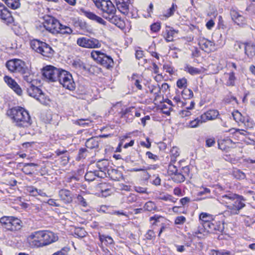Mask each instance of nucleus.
<instances>
[{
	"instance_id": "nucleus-1",
	"label": "nucleus",
	"mask_w": 255,
	"mask_h": 255,
	"mask_svg": "<svg viewBox=\"0 0 255 255\" xmlns=\"http://www.w3.org/2000/svg\"><path fill=\"white\" fill-rule=\"evenodd\" d=\"M96 7L101 11L102 16L108 21L123 29L125 27L123 19L116 15V8L110 0H92Z\"/></svg>"
},
{
	"instance_id": "nucleus-2",
	"label": "nucleus",
	"mask_w": 255,
	"mask_h": 255,
	"mask_svg": "<svg viewBox=\"0 0 255 255\" xmlns=\"http://www.w3.org/2000/svg\"><path fill=\"white\" fill-rule=\"evenodd\" d=\"M7 115L12 120L14 126L18 128H28L32 124L28 112L21 107H15L8 110Z\"/></svg>"
},
{
	"instance_id": "nucleus-3",
	"label": "nucleus",
	"mask_w": 255,
	"mask_h": 255,
	"mask_svg": "<svg viewBox=\"0 0 255 255\" xmlns=\"http://www.w3.org/2000/svg\"><path fill=\"white\" fill-rule=\"evenodd\" d=\"M42 25L46 30L54 34L59 33L70 35L73 32L69 26L62 24L59 20L51 16L45 17Z\"/></svg>"
},
{
	"instance_id": "nucleus-4",
	"label": "nucleus",
	"mask_w": 255,
	"mask_h": 255,
	"mask_svg": "<svg viewBox=\"0 0 255 255\" xmlns=\"http://www.w3.org/2000/svg\"><path fill=\"white\" fill-rule=\"evenodd\" d=\"M30 47L36 52L47 57H51L54 52L50 45L37 39H33L30 41Z\"/></svg>"
},
{
	"instance_id": "nucleus-5",
	"label": "nucleus",
	"mask_w": 255,
	"mask_h": 255,
	"mask_svg": "<svg viewBox=\"0 0 255 255\" xmlns=\"http://www.w3.org/2000/svg\"><path fill=\"white\" fill-rule=\"evenodd\" d=\"M63 87L70 91L75 88V84L72 75L68 71L61 70V74L57 80Z\"/></svg>"
},
{
	"instance_id": "nucleus-6",
	"label": "nucleus",
	"mask_w": 255,
	"mask_h": 255,
	"mask_svg": "<svg viewBox=\"0 0 255 255\" xmlns=\"http://www.w3.org/2000/svg\"><path fill=\"white\" fill-rule=\"evenodd\" d=\"M77 44L80 47L89 49L98 48L101 46V44L98 39L86 37L78 38Z\"/></svg>"
},
{
	"instance_id": "nucleus-7",
	"label": "nucleus",
	"mask_w": 255,
	"mask_h": 255,
	"mask_svg": "<svg viewBox=\"0 0 255 255\" xmlns=\"http://www.w3.org/2000/svg\"><path fill=\"white\" fill-rule=\"evenodd\" d=\"M61 72V69L49 65L43 68L42 75L44 78L49 81L55 82L58 79Z\"/></svg>"
},
{
	"instance_id": "nucleus-8",
	"label": "nucleus",
	"mask_w": 255,
	"mask_h": 255,
	"mask_svg": "<svg viewBox=\"0 0 255 255\" xmlns=\"http://www.w3.org/2000/svg\"><path fill=\"white\" fill-rule=\"evenodd\" d=\"M6 66L12 72L25 73L24 63L19 59H12L6 63Z\"/></svg>"
},
{
	"instance_id": "nucleus-9",
	"label": "nucleus",
	"mask_w": 255,
	"mask_h": 255,
	"mask_svg": "<svg viewBox=\"0 0 255 255\" xmlns=\"http://www.w3.org/2000/svg\"><path fill=\"white\" fill-rule=\"evenodd\" d=\"M204 230L208 232L214 233L216 232H222L224 229V224L220 221L215 219L212 220L210 222L203 224Z\"/></svg>"
},
{
	"instance_id": "nucleus-10",
	"label": "nucleus",
	"mask_w": 255,
	"mask_h": 255,
	"mask_svg": "<svg viewBox=\"0 0 255 255\" xmlns=\"http://www.w3.org/2000/svg\"><path fill=\"white\" fill-rule=\"evenodd\" d=\"M245 200L242 196L237 195L233 203L230 204V205H227V207L231 210L232 214H238L239 211L245 206V204L243 202Z\"/></svg>"
},
{
	"instance_id": "nucleus-11",
	"label": "nucleus",
	"mask_w": 255,
	"mask_h": 255,
	"mask_svg": "<svg viewBox=\"0 0 255 255\" xmlns=\"http://www.w3.org/2000/svg\"><path fill=\"white\" fill-rule=\"evenodd\" d=\"M27 243L32 248L42 247V238L40 231L32 233L27 238Z\"/></svg>"
},
{
	"instance_id": "nucleus-12",
	"label": "nucleus",
	"mask_w": 255,
	"mask_h": 255,
	"mask_svg": "<svg viewBox=\"0 0 255 255\" xmlns=\"http://www.w3.org/2000/svg\"><path fill=\"white\" fill-rule=\"evenodd\" d=\"M230 15L232 20L235 23L241 27L247 25L246 18L236 9L232 8L230 10Z\"/></svg>"
},
{
	"instance_id": "nucleus-13",
	"label": "nucleus",
	"mask_w": 255,
	"mask_h": 255,
	"mask_svg": "<svg viewBox=\"0 0 255 255\" xmlns=\"http://www.w3.org/2000/svg\"><path fill=\"white\" fill-rule=\"evenodd\" d=\"M0 19L6 25L12 24L14 22L11 13L2 4H0Z\"/></svg>"
},
{
	"instance_id": "nucleus-14",
	"label": "nucleus",
	"mask_w": 255,
	"mask_h": 255,
	"mask_svg": "<svg viewBox=\"0 0 255 255\" xmlns=\"http://www.w3.org/2000/svg\"><path fill=\"white\" fill-rule=\"evenodd\" d=\"M42 238V247L48 245L57 240V237L49 231H40Z\"/></svg>"
},
{
	"instance_id": "nucleus-15",
	"label": "nucleus",
	"mask_w": 255,
	"mask_h": 255,
	"mask_svg": "<svg viewBox=\"0 0 255 255\" xmlns=\"http://www.w3.org/2000/svg\"><path fill=\"white\" fill-rule=\"evenodd\" d=\"M4 82L12 89L18 95H21L22 90L16 81L10 77L5 76L3 78Z\"/></svg>"
},
{
	"instance_id": "nucleus-16",
	"label": "nucleus",
	"mask_w": 255,
	"mask_h": 255,
	"mask_svg": "<svg viewBox=\"0 0 255 255\" xmlns=\"http://www.w3.org/2000/svg\"><path fill=\"white\" fill-rule=\"evenodd\" d=\"M117 8L124 14H127L129 11L130 0H115Z\"/></svg>"
},
{
	"instance_id": "nucleus-17",
	"label": "nucleus",
	"mask_w": 255,
	"mask_h": 255,
	"mask_svg": "<svg viewBox=\"0 0 255 255\" xmlns=\"http://www.w3.org/2000/svg\"><path fill=\"white\" fill-rule=\"evenodd\" d=\"M59 196L60 199L66 204L70 203L73 200L72 195L71 192L67 189H61L59 191Z\"/></svg>"
},
{
	"instance_id": "nucleus-18",
	"label": "nucleus",
	"mask_w": 255,
	"mask_h": 255,
	"mask_svg": "<svg viewBox=\"0 0 255 255\" xmlns=\"http://www.w3.org/2000/svg\"><path fill=\"white\" fill-rule=\"evenodd\" d=\"M84 14L89 19L95 21L97 22L104 25L107 24V22L105 21L102 17L98 16L94 13L90 11H83Z\"/></svg>"
},
{
	"instance_id": "nucleus-19",
	"label": "nucleus",
	"mask_w": 255,
	"mask_h": 255,
	"mask_svg": "<svg viewBox=\"0 0 255 255\" xmlns=\"http://www.w3.org/2000/svg\"><path fill=\"white\" fill-rule=\"evenodd\" d=\"M218 115L219 112L218 111L215 110H210L201 116V119H202L203 122L205 123L207 121L215 120L216 119Z\"/></svg>"
},
{
	"instance_id": "nucleus-20",
	"label": "nucleus",
	"mask_w": 255,
	"mask_h": 255,
	"mask_svg": "<svg viewBox=\"0 0 255 255\" xmlns=\"http://www.w3.org/2000/svg\"><path fill=\"white\" fill-rule=\"evenodd\" d=\"M237 197V194L229 193L227 194H225L220 197L221 201L227 205H230V204L233 203L235 199Z\"/></svg>"
},
{
	"instance_id": "nucleus-21",
	"label": "nucleus",
	"mask_w": 255,
	"mask_h": 255,
	"mask_svg": "<svg viewBox=\"0 0 255 255\" xmlns=\"http://www.w3.org/2000/svg\"><path fill=\"white\" fill-rule=\"evenodd\" d=\"M100 139L98 137H93L87 140L85 145L88 148H97L99 145Z\"/></svg>"
},
{
	"instance_id": "nucleus-22",
	"label": "nucleus",
	"mask_w": 255,
	"mask_h": 255,
	"mask_svg": "<svg viewBox=\"0 0 255 255\" xmlns=\"http://www.w3.org/2000/svg\"><path fill=\"white\" fill-rule=\"evenodd\" d=\"M27 92L28 95L36 99L38 95V93H40L41 89L35 86L34 84H30L29 86H26Z\"/></svg>"
},
{
	"instance_id": "nucleus-23",
	"label": "nucleus",
	"mask_w": 255,
	"mask_h": 255,
	"mask_svg": "<svg viewBox=\"0 0 255 255\" xmlns=\"http://www.w3.org/2000/svg\"><path fill=\"white\" fill-rule=\"evenodd\" d=\"M102 65L107 68H109L112 66V64L114 63L113 59L109 56L103 53L102 56L99 62Z\"/></svg>"
},
{
	"instance_id": "nucleus-24",
	"label": "nucleus",
	"mask_w": 255,
	"mask_h": 255,
	"mask_svg": "<svg viewBox=\"0 0 255 255\" xmlns=\"http://www.w3.org/2000/svg\"><path fill=\"white\" fill-rule=\"evenodd\" d=\"M55 153L58 156H60L62 164L65 165L67 164L69 159V155L67 150L58 149L55 151Z\"/></svg>"
},
{
	"instance_id": "nucleus-25",
	"label": "nucleus",
	"mask_w": 255,
	"mask_h": 255,
	"mask_svg": "<svg viewBox=\"0 0 255 255\" xmlns=\"http://www.w3.org/2000/svg\"><path fill=\"white\" fill-rule=\"evenodd\" d=\"M166 30V36L165 37L167 42H171L173 41V37L175 34L178 33V30L173 29L172 27L168 26Z\"/></svg>"
},
{
	"instance_id": "nucleus-26",
	"label": "nucleus",
	"mask_w": 255,
	"mask_h": 255,
	"mask_svg": "<svg viewBox=\"0 0 255 255\" xmlns=\"http://www.w3.org/2000/svg\"><path fill=\"white\" fill-rule=\"evenodd\" d=\"M28 69L25 68V73H21L23 74V78L24 80L27 83V86H29L30 84H34L36 81L33 79V75L28 72Z\"/></svg>"
},
{
	"instance_id": "nucleus-27",
	"label": "nucleus",
	"mask_w": 255,
	"mask_h": 255,
	"mask_svg": "<svg viewBox=\"0 0 255 255\" xmlns=\"http://www.w3.org/2000/svg\"><path fill=\"white\" fill-rule=\"evenodd\" d=\"M10 219V225H11V231H16L19 230L21 228V221L12 217H9Z\"/></svg>"
},
{
	"instance_id": "nucleus-28",
	"label": "nucleus",
	"mask_w": 255,
	"mask_h": 255,
	"mask_svg": "<svg viewBox=\"0 0 255 255\" xmlns=\"http://www.w3.org/2000/svg\"><path fill=\"white\" fill-rule=\"evenodd\" d=\"M134 111L135 108L133 107L127 108L125 110L122 111V117L123 118H129V120H132L133 118Z\"/></svg>"
},
{
	"instance_id": "nucleus-29",
	"label": "nucleus",
	"mask_w": 255,
	"mask_h": 255,
	"mask_svg": "<svg viewBox=\"0 0 255 255\" xmlns=\"http://www.w3.org/2000/svg\"><path fill=\"white\" fill-rule=\"evenodd\" d=\"M245 51L248 57L251 58L255 55V46L250 44H247L245 46Z\"/></svg>"
},
{
	"instance_id": "nucleus-30",
	"label": "nucleus",
	"mask_w": 255,
	"mask_h": 255,
	"mask_svg": "<svg viewBox=\"0 0 255 255\" xmlns=\"http://www.w3.org/2000/svg\"><path fill=\"white\" fill-rule=\"evenodd\" d=\"M10 219L9 217H3L0 219V223L3 228L6 230L11 231Z\"/></svg>"
},
{
	"instance_id": "nucleus-31",
	"label": "nucleus",
	"mask_w": 255,
	"mask_h": 255,
	"mask_svg": "<svg viewBox=\"0 0 255 255\" xmlns=\"http://www.w3.org/2000/svg\"><path fill=\"white\" fill-rule=\"evenodd\" d=\"M102 175H100L99 172L96 171H89L86 173L85 175V178L86 180L92 181L95 179L96 177H102Z\"/></svg>"
},
{
	"instance_id": "nucleus-32",
	"label": "nucleus",
	"mask_w": 255,
	"mask_h": 255,
	"mask_svg": "<svg viewBox=\"0 0 255 255\" xmlns=\"http://www.w3.org/2000/svg\"><path fill=\"white\" fill-rule=\"evenodd\" d=\"M41 104L46 105L50 101L49 98L45 96V95L40 90V93H38L37 97L35 99Z\"/></svg>"
},
{
	"instance_id": "nucleus-33",
	"label": "nucleus",
	"mask_w": 255,
	"mask_h": 255,
	"mask_svg": "<svg viewBox=\"0 0 255 255\" xmlns=\"http://www.w3.org/2000/svg\"><path fill=\"white\" fill-rule=\"evenodd\" d=\"M143 210L148 212L157 211V207L156 204L152 201H148L146 202L143 206Z\"/></svg>"
},
{
	"instance_id": "nucleus-34",
	"label": "nucleus",
	"mask_w": 255,
	"mask_h": 255,
	"mask_svg": "<svg viewBox=\"0 0 255 255\" xmlns=\"http://www.w3.org/2000/svg\"><path fill=\"white\" fill-rule=\"evenodd\" d=\"M7 6L15 9L19 7L20 3L19 0H2Z\"/></svg>"
},
{
	"instance_id": "nucleus-35",
	"label": "nucleus",
	"mask_w": 255,
	"mask_h": 255,
	"mask_svg": "<svg viewBox=\"0 0 255 255\" xmlns=\"http://www.w3.org/2000/svg\"><path fill=\"white\" fill-rule=\"evenodd\" d=\"M203 123H204V122H203V120L201 119V116H200L194 120L191 121L189 122L188 127L191 128H195Z\"/></svg>"
},
{
	"instance_id": "nucleus-36",
	"label": "nucleus",
	"mask_w": 255,
	"mask_h": 255,
	"mask_svg": "<svg viewBox=\"0 0 255 255\" xmlns=\"http://www.w3.org/2000/svg\"><path fill=\"white\" fill-rule=\"evenodd\" d=\"M109 166V162L107 160H99L97 163V167L101 172H104Z\"/></svg>"
},
{
	"instance_id": "nucleus-37",
	"label": "nucleus",
	"mask_w": 255,
	"mask_h": 255,
	"mask_svg": "<svg viewBox=\"0 0 255 255\" xmlns=\"http://www.w3.org/2000/svg\"><path fill=\"white\" fill-rule=\"evenodd\" d=\"M99 240L101 243L104 242L107 245H110L114 244V240L109 236L99 234Z\"/></svg>"
},
{
	"instance_id": "nucleus-38",
	"label": "nucleus",
	"mask_w": 255,
	"mask_h": 255,
	"mask_svg": "<svg viewBox=\"0 0 255 255\" xmlns=\"http://www.w3.org/2000/svg\"><path fill=\"white\" fill-rule=\"evenodd\" d=\"M232 175L235 178L238 180H243L246 177L245 173L238 169H235L233 171Z\"/></svg>"
},
{
	"instance_id": "nucleus-39",
	"label": "nucleus",
	"mask_w": 255,
	"mask_h": 255,
	"mask_svg": "<svg viewBox=\"0 0 255 255\" xmlns=\"http://www.w3.org/2000/svg\"><path fill=\"white\" fill-rule=\"evenodd\" d=\"M199 43L201 48L205 51H206L207 48L213 45V43L211 41L206 39H203L200 40Z\"/></svg>"
},
{
	"instance_id": "nucleus-40",
	"label": "nucleus",
	"mask_w": 255,
	"mask_h": 255,
	"mask_svg": "<svg viewBox=\"0 0 255 255\" xmlns=\"http://www.w3.org/2000/svg\"><path fill=\"white\" fill-rule=\"evenodd\" d=\"M185 71L188 72L189 73L192 75L199 74L201 72L200 70L199 69L192 67L189 65H187L185 67Z\"/></svg>"
},
{
	"instance_id": "nucleus-41",
	"label": "nucleus",
	"mask_w": 255,
	"mask_h": 255,
	"mask_svg": "<svg viewBox=\"0 0 255 255\" xmlns=\"http://www.w3.org/2000/svg\"><path fill=\"white\" fill-rule=\"evenodd\" d=\"M173 176L172 177L173 180L177 183H181L183 182L185 179V175L183 174L182 173L180 172H177L174 175H173Z\"/></svg>"
},
{
	"instance_id": "nucleus-42",
	"label": "nucleus",
	"mask_w": 255,
	"mask_h": 255,
	"mask_svg": "<svg viewBox=\"0 0 255 255\" xmlns=\"http://www.w3.org/2000/svg\"><path fill=\"white\" fill-rule=\"evenodd\" d=\"M181 95L184 99H190L193 96V93L191 90L184 88L181 93Z\"/></svg>"
},
{
	"instance_id": "nucleus-43",
	"label": "nucleus",
	"mask_w": 255,
	"mask_h": 255,
	"mask_svg": "<svg viewBox=\"0 0 255 255\" xmlns=\"http://www.w3.org/2000/svg\"><path fill=\"white\" fill-rule=\"evenodd\" d=\"M232 116L233 117L234 119L237 122H242L243 123L245 122V118H244L242 114L239 112L238 111H234L232 113Z\"/></svg>"
},
{
	"instance_id": "nucleus-44",
	"label": "nucleus",
	"mask_w": 255,
	"mask_h": 255,
	"mask_svg": "<svg viewBox=\"0 0 255 255\" xmlns=\"http://www.w3.org/2000/svg\"><path fill=\"white\" fill-rule=\"evenodd\" d=\"M199 219L202 222L201 224L203 225V223L210 222L211 221L210 220L212 219V216L207 213H202L199 216Z\"/></svg>"
},
{
	"instance_id": "nucleus-45",
	"label": "nucleus",
	"mask_w": 255,
	"mask_h": 255,
	"mask_svg": "<svg viewBox=\"0 0 255 255\" xmlns=\"http://www.w3.org/2000/svg\"><path fill=\"white\" fill-rule=\"evenodd\" d=\"M171 152V162H174L176 161V158L180 154L179 149L177 147H173L170 150Z\"/></svg>"
},
{
	"instance_id": "nucleus-46",
	"label": "nucleus",
	"mask_w": 255,
	"mask_h": 255,
	"mask_svg": "<svg viewBox=\"0 0 255 255\" xmlns=\"http://www.w3.org/2000/svg\"><path fill=\"white\" fill-rule=\"evenodd\" d=\"M74 234L76 237L82 238L85 237L87 235V232L82 228H78L75 229L74 231Z\"/></svg>"
},
{
	"instance_id": "nucleus-47",
	"label": "nucleus",
	"mask_w": 255,
	"mask_h": 255,
	"mask_svg": "<svg viewBox=\"0 0 255 255\" xmlns=\"http://www.w3.org/2000/svg\"><path fill=\"white\" fill-rule=\"evenodd\" d=\"M229 77L227 81L226 85L228 86H234L235 85V81L236 77L234 72H230L228 74Z\"/></svg>"
},
{
	"instance_id": "nucleus-48",
	"label": "nucleus",
	"mask_w": 255,
	"mask_h": 255,
	"mask_svg": "<svg viewBox=\"0 0 255 255\" xmlns=\"http://www.w3.org/2000/svg\"><path fill=\"white\" fill-rule=\"evenodd\" d=\"M103 53L100 51L93 50L91 53V57L97 62H99L102 56Z\"/></svg>"
},
{
	"instance_id": "nucleus-49",
	"label": "nucleus",
	"mask_w": 255,
	"mask_h": 255,
	"mask_svg": "<svg viewBox=\"0 0 255 255\" xmlns=\"http://www.w3.org/2000/svg\"><path fill=\"white\" fill-rule=\"evenodd\" d=\"M177 8V5L174 3H172V6L167 10V11L166 13H164V16L167 18L171 16L174 14Z\"/></svg>"
},
{
	"instance_id": "nucleus-50",
	"label": "nucleus",
	"mask_w": 255,
	"mask_h": 255,
	"mask_svg": "<svg viewBox=\"0 0 255 255\" xmlns=\"http://www.w3.org/2000/svg\"><path fill=\"white\" fill-rule=\"evenodd\" d=\"M106 183H101L98 185V188L101 190V192L103 194V195L104 196H107L108 195L110 194V189L108 188H105V186H106Z\"/></svg>"
},
{
	"instance_id": "nucleus-51",
	"label": "nucleus",
	"mask_w": 255,
	"mask_h": 255,
	"mask_svg": "<svg viewBox=\"0 0 255 255\" xmlns=\"http://www.w3.org/2000/svg\"><path fill=\"white\" fill-rule=\"evenodd\" d=\"M88 150L85 148H81L79 149L78 152V156L77 157L78 160H80L82 158H85L87 156Z\"/></svg>"
},
{
	"instance_id": "nucleus-52",
	"label": "nucleus",
	"mask_w": 255,
	"mask_h": 255,
	"mask_svg": "<svg viewBox=\"0 0 255 255\" xmlns=\"http://www.w3.org/2000/svg\"><path fill=\"white\" fill-rule=\"evenodd\" d=\"M177 86L179 88H186L187 87V79L185 78L178 79L177 81Z\"/></svg>"
},
{
	"instance_id": "nucleus-53",
	"label": "nucleus",
	"mask_w": 255,
	"mask_h": 255,
	"mask_svg": "<svg viewBox=\"0 0 255 255\" xmlns=\"http://www.w3.org/2000/svg\"><path fill=\"white\" fill-rule=\"evenodd\" d=\"M91 122V121L90 120H89L88 119H81L77 120L75 122V123L77 125H78L79 126L85 127L86 126L89 125V124H90Z\"/></svg>"
},
{
	"instance_id": "nucleus-54",
	"label": "nucleus",
	"mask_w": 255,
	"mask_h": 255,
	"mask_svg": "<svg viewBox=\"0 0 255 255\" xmlns=\"http://www.w3.org/2000/svg\"><path fill=\"white\" fill-rule=\"evenodd\" d=\"M150 93L154 94L155 95V98L159 96V94L160 92V88L158 86H151V87H150Z\"/></svg>"
},
{
	"instance_id": "nucleus-55",
	"label": "nucleus",
	"mask_w": 255,
	"mask_h": 255,
	"mask_svg": "<svg viewBox=\"0 0 255 255\" xmlns=\"http://www.w3.org/2000/svg\"><path fill=\"white\" fill-rule=\"evenodd\" d=\"M230 252L226 251L212 250L210 253V255H230Z\"/></svg>"
},
{
	"instance_id": "nucleus-56",
	"label": "nucleus",
	"mask_w": 255,
	"mask_h": 255,
	"mask_svg": "<svg viewBox=\"0 0 255 255\" xmlns=\"http://www.w3.org/2000/svg\"><path fill=\"white\" fill-rule=\"evenodd\" d=\"M168 172L169 174L174 175L178 172V170L176 166L170 163L168 165Z\"/></svg>"
},
{
	"instance_id": "nucleus-57",
	"label": "nucleus",
	"mask_w": 255,
	"mask_h": 255,
	"mask_svg": "<svg viewBox=\"0 0 255 255\" xmlns=\"http://www.w3.org/2000/svg\"><path fill=\"white\" fill-rule=\"evenodd\" d=\"M27 191L30 194L33 196H37L38 189L33 186H29L27 188Z\"/></svg>"
},
{
	"instance_id": "nucleus-58",
	"label": "nucleus",
	"mask_w": 255,
	"mask_h": 255,
	"mask_svg": "<svg viewBox=\"0 0 255 255\" xmlns=\"http://www.w3.org/2000/svg\"><path fill=\"white\" fill-rule=\"evenodd\" d=\"M186 218L183 216H178L175 220V224L177 225H183L186 222Z\"/></svg>"
},
{
	"instance_id": "nucleus-59",
	"label": "nucleus",
	"mask_w": 255,
	"mask_h": 255,
	"mask_svg": "<svg viewBox=\"0 0 255 255\" xmlns=\"http://www.w3.org/2000/svg\"><path fill=\"white\" fill-rule=\"evenodd\" d=\"M160 23L159 22H155L150 25V29L152 31L156 32L160 29Z\"/></svg>"
},
{
	"instance_id": "nucleus-60",
	"label": "nucleus",
	"mask_w": 255,
	"mask_h": 255,
	"mask_svg": "<svg viewBox=\"0 0 255 255\" xmlns=\"http://www.w3.org/2000/svg\"><path fill=\"white\" fill-rule=\"evenodd\" d=\"M136 200V196L133 194H130V195L127 197V202L128 204H131L135 202Z\"/></svg>"
},
{
	"instance_id": "nucleus-61",
	"label": "nucleus",
	"mask_w": 255,
	"mask_h": 255,
	"mask_svg": "<svg viewBox=\"0 0 255 255\" xmlns=\"http://www.w3.org/2000/svg\"><path fill=\"white\" fill-rule=\"evenodd\" d=\"M173 100L176 103L178 107H183L185 103L181 101L179 96H175L173 98Z\"/></svg>"
},
{
	"instance_id": "nucleus-62",
	"label": "nucleus",
	"mask_w": 255,
	"mask_h": 255,
	"mask_svg": "<svg viewBox=\"0 0 255 255\" xmlns=\"http://www.w3.org/2000/svg\"><path fill=\"white\" fill-rule=\"evenodd\" d=\"M77 200L80 204L84 207H86L87 206V203L86 200L83 198V197L81 195H78L77 196Z\"/></svg>"
},
{
	"instance_id": "nucleus-63",
	"label": "nucleus",
	"mask_w": 255,
	"mask_h": 255,
	"mask_svg": "<svg viewBox=\"0 0 255 255\" xmlns=\"http://www.w3.org/2000/svg\"><path fill=\"white\" fill-rule=\"evenodd\" d=\"M145 237L147 240H152L155 237V233L153 230H149L146 233Z\"/></svg>"
},
{
	"instance_id": "nucleus-64",
	"label": "nucleus",
	"mask_w": 255,
	"mask_h": 255,
	"mask_svg": "<svg viewBox=\"0 0 255 255\" xmlns=\"http://www.w3.org/2000/svg\"><path fill=\"white\" fill-rule=\"evenodd\" d=\"M210 193V190L207 188H203L198 193V196H202L203 195H207Z\"/></svg>"
}]
</instances>
